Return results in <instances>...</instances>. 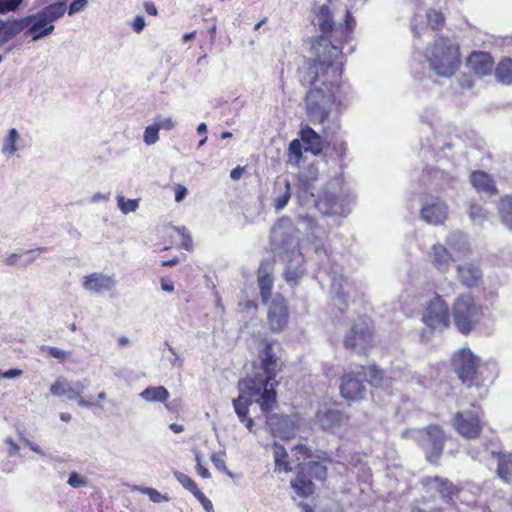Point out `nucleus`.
Instances as JSON below:
<instances>
[{
  "label": "nucleus",
  "instance_id": "1",
  "mask_svg": "<svg viewBox=\"0 0 512 512\" xmlns=\"http://www.w3.org/2000/svg\"><path fill=\"white\" fill-rule=\"evenodd\" d=\"M319 46L323 51L317 49L318 59L303 72L301 82L311 86L305 100L307 115L313 124L331 121L323 128L324 135L328 136L339 127L337 117L330 119V115L345 98L341 87L343 53L325 38L321 39Z\"/></svg>",
  "mask_w": 512,
  "mask_h": 512
},
{
  "label": "nucleus",
  "instance_id": "2",
  "mask_svg": "<svg viewBox=\"0 0 512 512\" xmlns=\"http://www.w3.org/2000/svg\"><path fill=\"white\" fill-rule=\"evenodd\" d=\"M273 344L265 341L259 353L260 368L253 376L239 382V390L249 395H259L257 399L263 413H269L276 404L275 385L272 383L278 372V360L273 352Z\"/></svg>",
  "mask_w": 512,
  "mask_h": 512
},
{
  "label": "nucleus",
  "instance_id": "3",
  "mask_svg": "<svg viewBox=\"0 0 512 512\" xmlns=\"http://www.w3.org/2000/svg\"><path fill=\"white\" fill-rule=\"evenodd\" d=\"M410 379V371L399 366L393 367L389 374L379 370L374 365L367 368L361 366L357 367L355 371L343 375L340 392L347 401H359L366 394V386L363 384V380H367L376 387L390 388L395 383L408 382Z\"/></svg>",
  "mask_w": 512,
  "mask_h": 512
},
{
  "label": "nucleus",
  "instance_id": "4",
  "mask_svg": "<svg viewBox=\"0 0 512 512\" xmlns=\"http://www.w3.org/2000/svg\"><path fill=\"white\" fill-rule=\"evenodd\" d=\"M454 372L467 387H484L498 375L494 361L481 362L469 348H462L452 358Z\"/></svg>",
  "mask_w": 512,
  "mask_h": 512
},
{
  "label": "nucleus",
  "instance_id": "5",
  "mask_svg": "<svg viewBox=\"0 0 512 512\" xmlns=\"http://www.w3.org/2000/svg\"><path fill=\"white\" fill-rule=\"evenodd\" d=\"M430 68L441 77H451L458 69V47L448 38L440 37L426 51Z\"/></svg>",
  "mask_w": 512,
  "mask_h": 512
},
{
  "label": "nucleus",
  "instance_id": "6",
  "mask_svg": "<svg viewBox=\"0 0 512 512\" xmlns=\"http://www.w3.org/2000/svg\"><path fill=\"white\" fill-rule=\"evenodd\" d=\"M65 12V2H56L35 14L24 17L26 35L31 36L33 41L49 36L55 29L54 22L63 17Z\"/></svg>",
  "mask_w": 512,
  "mask_h": 512
},
{
  "label": "nucleus",
  "instance_id": "7",
  "mask_svg": "<svg viewBox=\"0 0 512 512\" xmlns=\"http://www.w3.org/2000/svg\"><path fill=\"white\" fill-rule=\"evenodd\" d=\"M482 309L469 294L459 295L452 305L454 325L462 334H468L479 324Z\"/></svg>",
  "mask_w": 512,
  "mask_h": 512
},
{
  "label": "nucleus",
  "instance_id": "8",
  "mask_svg": "<svg viewBox=\"0 0 512 512\" xmlns=\"http://www.w3.org/2000/svg\"><path fill=\"white\" fill-rule=\"evenodd\" d=\"M401 436L417 442L425 451L429 462H435L439 458L445 442L444 433L437 425H429L424 429H406Z\"/></svg>",
  "mask_w": 512,
  "mask_h": 512
},
{
  "label": "nucleus",
  "instance_id": "9",
  "mask_svg": "<svg viewBox=\"0 0 512 512\" xmlns=\"http://www.w3.org/2000/svg\"><path fill=\"white\" fill-rule=\"evenodd\" d=\"M277 253L287 264L284 271L285 280L291 285H296L304 274V256L300 251L297 237L289 235L281 240Z\"/></svg>",
  "mask_w": 512,
  "mask_h": 512
},
{
  "label": "nucleus",
  "instance_id": "10",
  "mask_svg": "<svg viewBox=\"0 0 512 512\" xmlns=\"http://www.w3.org/2000/svg\"><path fill=\"white\" fill-rule=\"evenodd\" d=\"M299 471L291 480V487L301 497H307L314 492L311 478L324 481L327 477V467L319 462L309 461L299 464Z\"/></svg>",
  "mask_w": 512,
  "mask_h": 512
},
{
  "label": "nucleus",
  "instance_id": "11",
  "mask_svg": "<svg viewBox=\"0 0 512 512\" xmlns=\"http://www.w3.org/2000/svg\"><path fill=\"white\" fill-rule=\"evenodd\" d=\"M315 421L322 430L336 433L348 424L349 417L341 411L338 403L330 401L319 406Z\"/></svg>",
  "mask_w": 512,
  "mask_h": 512
},
{
  "label": "nucleus",
  "instance_id": "12",
  "mask_svg": "<svg viewBox=\"0 0 512 512\" xmlns=\"http://www.w3.org/2000/svg\"><path fill=\"white\" fill-rule=\"evenodd\" d=\"M422 321L432 330L443 331L449 327L448 305L441 296L437 295L427 303L422 314Z\"/></svg>",
  "mask_w": 512,
  "mask_h": 512
},
{
  "label": "nucleus",
  "instance_id": "13",
  "mask_svg": "<svg viewBox=\"0 0 512 512\" xmlns=\"http://www.w3.org/2000/svg\"><path fill=\"white\" fill-rule=\"evenodd\" d=\"M453 427L465 439L479 437L483 428L479 411L468 409L457 412L453 418Z\"/></svg>",
  "mask_w": 512,
  "mask_h": 512
},
{
  "label": "nucleus",
  "instance_id": "14",
  "mask_svg": "<svg viewBox=\"0 0 512 512\" xmlns=\"http://www.w3.org/2000/svg\"><path fill=\"white\" fill-rule=\"evenodd\" d=\"M372 342V332L364 321L355 323L344 337L345 348L359 354L365 353L372 346Z\"/></svg>",
  "mask_w": 512,
  "mask_h": 512
},
{
  "label": "nucleus",
  "instance_id": "15",
  "mask_svg": "<svg viewBox=\"0 0 512 512\" xmlns=\"http://www.w3.org/2000/svg\"><path fill=\"white\" fill-rule=\"evenodd\" d=\"M448 205L435 196H426L422 200L420 216L423 221L430 225L443 224L448 218Z\"/></svg>",
  "mask_w": 512,
  "mask_h": 512
},
{
  "label": "nucleus",
  "instance_id": "16",
  "mask_svg": "<svg viewBox=\"0 0 512 512\" xmlns=\"http://www.w3.org/2000/svg\"><path fill=\"white\" fill-rule=\"evenodd\" d=\"M332 293L344 305H347L349 299L356 298L362 289V284L344 274L335 273L332 277Z\"/></svg>",
  "mask_w": 512,
  "mask_h": 512
},
{
  "label": "nucleus",
  "instance_id": "17",
  "mask_svg": "<svg viewBox=\"0 0 512 512\" xmlns=\"http://www.w3.org/2000/svg\"><path fill=\"white\" fill-rule=\"evenodd\" d=\"M426 261L437 272L446 274L456 262L445 244L434 243L426 252Z\"/></svg>",
  "mask_w": 512,
  "mask_h": 512
},
{
  "label": "nucleus",
  "instance_id": "18",
  "mask_svg": "<svg viewBox=\"0 0 512 512\" xmlns=\"http://www.w3.org/2000/svg\"><path fill=\"white\" fill-rule=\"evenodd\" d=\"M288 308L285 299L280 294L275 295L268 306L267 320L273 332L282 331L288 324Z\"/></svg>",
  "mask_w": 512,
  "mask_h": 512
},
{
  "label": "nucleus",
  "instance_id": "19",
  "mask_svg": "<svg viewBox=\"0 0 512 512\" xmlns=\"http://www.w3.org/2000/svg\"><path fill=\"white\" fill-rule=\"evenodd\" d=\"M299 417L296 415H270L266 423L274 436L290 438L294 435L299 425Z\"/></svg>",
  "mask_w": 512,
  "mask_h": 512
},
{
  "label": "nucleus",
  "instance_id": "20",
  "mask_svg": "<svg viewBox=\"0 0 512 512\" xmlns=\"http://www.w3.org/2000/svg\"><path fill=\"white\" fill-rule=\"evenodd\" d=\"M82 285L89 292L101 294L112 290L116 280L113 275L94 272L84 277Z\"/></svg>",
  "mask_w": 512,
  "mask_h": 512
},
{
  "label": "nucleus",
  "instance_id": "21",
  "mask_svg": "<svg viewBox=\"0 0 512 512\" xmlns=\"http://www.w3.org/2000/svg\"><path fill=\"white\" fill-rule=\"evenodd\" d=\"M457 279L466 287H476L482 282V270L475 261L463 262L456 267Z\"/></svg>",
  "mask_w": 512,
  "mask_h": 512
},
{
  "label": "nucleus",
  "instance_id": "22",
  "mask_svg": "<svg viewBox=\"0 0 512 512\" xmlns=\"http://www.w3.org/2000/svg\"><path fill=\"white\" fill-rule=\"evenodd\" d=\"M445 245L452 253L455 261L468 256L471 253V245L466 234L461 231H453L447 235Z\"/></svg>",
  "mask_w": 512,
  "mask_h": 512
},
{
  "label": "nucleus",
  "instance_id": "23",
  "mask_svg": "<svg viewBox=\"0 0 512 512\" xmlns=\"http://www.w3.org/2000/svg\"><path fill=\"white\" fill-rule=\"evenodd\" d=\"M422 483L427 492H437L447 501L452 500L453 496L457 492V489L452 482L438 476L426 477L423 479Z\"/></svg>",
  "mask_w": 512,
  "mask_h": 512
},
{
  "label": "nucleus",
  "instance_id": "24",
  "mask_svg": "<svg viewBox=\"0 0 512 512\" xmlns=\"http://www.w3.org/2000/svg\"><path fill=\"white\" fill-rule=\"evenodd\" d=\"M427 24L423 23L422 16L416 15L412 20V30L415 36H421L430 26L432 29H440L443 27L445 19L441 12L437 10H429L426 13Z\"/></svg>",
  "mask_w": 512,
  "mask_h": 512
},
{
  "label": "nucleus",
  "instance_id": "25",
  "mask_svg": "<svg viewBox=\"0 0 512 512\" xmlns=\"http://www.w3.org/2000/svg\"><path fill=\"white\" fill-rule=\"evenodd\" d=\"M470 181L476 191L483 196L490 197L497 194L494 180L483 171H474L470 176Z\"/></svg>",
  "mask_w": 512,
  "mask_h": 512
},
{
  "label": "nucleus",
  "instance_id": "26",
  "mask_svg": "<svg viewBox=\"0 0 512 512\" xmlns=\"http://www.w3.org/2000/svg\"><path fill=\"white\" fill-rule=\"evenodd\" d=\"M468 66L476 74L485 76L493 71L494 61L488 53L474 52L468 58Z\"/></svg>",
  "mask_w": 512,
  "mask_h": 512
},
{
  "label": "nucleus",
  "instance_id": "27",
  "mask_svg": "<svg viewBox=\"0 0 512 512\" xmlns=\"http://www.w3.org/2000/svg\"><path fill=\"white\" fill-rule=\"evenodd\" d=\"M301 140L306 145L305 150L318 155L323 149V140L320 134L315 132L310 126L303 125L299 131Z\"/></svg>",
  "mask_w": 512,
  "mask_h": 512
},
{
  "label": "nucleus",
  "instance_id": "28",
  "mask_svg": "<svg viewBox=\"0 0 512 512\" xmlns=\"http://www.w3.org/2000/svg\"><path fill=\"white\" fill-rule=\"evenodd\" d=\"M21 135L16 128H10L2 139L1 153L4 157L10 158L20 150Z\"/></svg>",
  "mask_w": 512,
  "mask_h": 512
},
{
  "label": "nucleus",
  "instance_id": "29",
  "mask_svg": "<svg viewBox=\"0 0 512 512\" xmlns=\"http://www.w3.org/2000/svg\"><path fill=\"white\" fill-rule=\"evenodd\" d=\"M317 209L325 214L332 215L342 212V208L338 203V197L335 194L324 193L316 200Z\"/></svg>",
  "mask_w": 512,
  "mask_h": 512
},
{
  "label": "nucleus",
  "instance_id": "30",
  "mask_svg": "<svg viewBox=\"0 0 512 512\" xmlns=\"http://www.w3.org/2000/svg\"><path fill=\"white\" fill-rule=\"evenodd\" d=\"M24 18L8 20L0 25V43L3 44L25 29Z\"/></svg>",
  "mask_w": 512,
  "mask_h": 512
},
{
  "label": "nucleus",
  "instance_id": "31",
  "mask_svg": "<svg viewBox=\"0 0 512 512\" xmlns=\"http://www.w3.org/2000/svg\"><path fill=\"white\" fill-rule=\"evenodd\" d=\"M241 394L238 396V398L233 399V407L234 410L241 422H244L246 417H248L249 412V406L252 404V400L250 397H256L255 401L257 402V399L260 398L259 395H249L248 393H244L241 391Z\"/></svg>",
  "mask_w": 512,
  "mask_h": 512
},
{
  "label": "nucleus",
  "instance_id": "32",
  "mask_svg": "<svg viewBox=\"0 0 512 512\" xmlns=\"http://www.w3.org/2000/svg\"><path fill=\"white\" fill-rule=\"evenodd\" d=\"M496 456L498 459V476L507 483L512 482V454L499 453Z\"/></svg>",
  "mask_w": 512,
  "mask_h": 512
},
{
  "label": "nucleus",
  "instance_id": "33",
  "mask_svg": "<svg viewBox=\"0 0 512 512\" xmlns=\"http://www.w3.org/2000/svg\"><path fill=\"white\" fill-rule=\"evenodd\" d=\"M139 396L147 402H161L164 403L168 400L170 394L163 386L147 387Z\"/></svg>",
  "mask_w": 512,
  "mask_h": 512
},
{
  "label": "nucleus",
  "instance_id": "34",
  "mask_svg": "<svg viewBox=\"0 0 512 512\" xmlns=\"http://www.w3.org/2000/svg\"><path fill=\"white\" fill-rule=\"evenodd\" d=\"M315 22L320 27L323 33L331 31L333 27V20L331 12L328 6L322 5L316 7L315 10Z\"/></svg>",
  "mask_w": 512,
  "mask_h": 512
},
{
  "label": "nucleus",
  "instance_id": "35",
  "mask_svg": "<svg viewBox=\"0 0 512 512\" xmlns=\"http://www.w3.org/2000/svg\"><path fill=\"white\" fill-rule=\"evenodd\" d=\"M275 471L288 473L292 470L287 461L288 454L285 448L277 443L274 444Z\"/></svg>",
  "mask_w": 512,
  "mask_h": 512
},
{
  "label": "nucleus",
  "instance_id": "36",
  "mask_svg": "<svg viewBox=\"0 0 512 512\" xmlns=\"http://www.w3.org/2000/svg\"><path fill=\"white\" fill-rule=\"evenodd\" d=\"M498 210L504 225L512 230V195H506L500 199Z\"/></svg>",
  "mask_w": 512,
  "mask_h": 512
},
{
  "label": "nucleus",
  "instance_id": "37",
  "mask_svg": "<svg viewBox=\"0 0 512 512\" xmlns=\"http://www.w3.org/2000/svg\"><path fill=\"white\" fill-rule=\"evenodd\" d=\"M258 285L261 299L264 303H267L271 297V291L273 288V280L271 276L268 273L260 270L258 275Z\"/></svg>",
  "mask_w": 512,
  "mask_h": 512
},
{
  "label": "nucleus",
  "instance_id": "38",
  "mask_svg": "<svg viewBox=\"0 0 512 512\" xmlns=\"http://www.w3.org/2000/svg\"><path fill=\"white\" fill-rule=\"evenodd\" d=\"M496 77L503 84L512 83V60H502L496 68Z\"/></svg>",
  "mask_w": 512,
  "mask_h": 512
},
{
  "label": "nucleus",
  "instance_id": "39",
  "mask_svg": "<svg viewBox=\"0 0 512 512\" xmlns=\"http://www.w3.org/2000/svg\"><path fill=\"white\" fill-rule=\"evenodd\" d=\"M291 197V187L288 180H285L283 186L279 189V195L275 197L274 205L276 211L282 210L289 202Z\"/></svg>",
  "mask_w": 512,
  "mask_h": 512
},
{
  "label": "nucleus",
  "instance_id": "40",
  "mask_svg": "<svg viewBox=\"0 0 512 512\" xmlns=\"http://www.w3.org/2000/svg\"><path fill=\"white\" fill-rule=\"evenodd\" d=\"M302 159V145L298 139L290 142L288 148V163L293 166L299 165Z\"/></svg>",
  "mask_w": 512,
  "mask_h": 512
},
{
  "label": "nucleus",
  "instance_id": "41",
  "mask_svg": "<svg viewBox=\"0 0 512 512\" xmlns=\"http://www.w3.org/2000/svg\"><path fill=\"white\" fill-rule=\"evenodd\" d=\"M74 387L75 392L77 393L79 400L78 405L80 407L90 408L95 405V402L89 399L82 398V394L86 390L88 386V381L86 379L84 380H77L73 383H71Z\"/></svg>",
  "mask_w": 512,
  "mask_h": 512
},
{
  "label": "nucleus",
  "instance_id": "42",
  "mask_svg": "<svg viewBox=\"0 0 512 512\" xmlns=\"http://www.w3.org/2000/svg\"><path fill=\"white\" fill-rule=\"evenodd\" d=\"M117 206L123 214L135 212L139 207V199H126L122 195L117 196Z\"/></svg>",
  "mask_w": 512,
  "mask_h": 512
},
{
  "label": "nucleus",
  "instance_id": "43",
  "mask_svg": "<svg viewBox=\"0 0 512 512\" xmlns=\"http://www.w3.org/2000/svg\"><path fill=\"white\" fill-rule=\"evenodd\" d=\"M175 478L178 480V482L188 491H190L193 495L196 493V491H199L200 489L197 487L194 480L189 477L188 475L181 473L179 471L174 472Z\"/></svg>",
  "mask_w": 512,
  "mask_h": 512
},
{
  "label": "nucleus",
  "instance_id": "44",
  "mask_svg": "<svg viewBox=\"0 0 512 512\" xmlns=\"http://www.w3.org/2000/svg\"><path fill=\"white\" fill-rule=\"evenodd\" d=\"M159 128L155 123L147 126L143 134V140L146 145H153L159 140Z\"/></svg>",
  "mask_w": 512,
  "mask_h": 512
},
{
  "label": "nucleus",
  "instance_id": "45",
  "mask_svg": "<svg viewBox=\"0 0 512 512\" xmlns=\"http://www.w3.org/2000/svg\"><path fill=\"white\" fill-rule=\"evenodd\" d=\"M42 251V248H38L21 252L22 258L20 260L19 267L26 268L27 266L31 265Z\"/></svg>",
  "mask_w": 512,
  "mask_h": 512
},
{
  "label": "nucleus",
  "instance_id": "46",
  "mask_svg": "<svg viewBox=\"0 0 512 512\" xmlns=\"http://www.w3.org/2000/svg\"><path fill=\"white\" fill-rule=\"evenodd\" d=\"M469 216L475 224L482 225L487 218V213L481 206L471 205L469 209Z\"/></svg>",
  "mask_w": 512,
  "mask_h": 512
},
{
  "label": "nucleus",
  "instance_id": "47",
  "mask_svg": "<svg viewBox=\"0 0 512 512\" xmlns=\"http://www.w3.org/2000/svg\"><path fill=\"white\" fill-rule=\"evenodd\" d=\"M211 461L214 464V466L216 467V469H218L221 472H224L229 477L233 476L231 471L228 470V468L225 464L224 453L219 452V453L212 454Z\"/></svg>",
  "mask_w": 512,
  "mask_h": 512
},
{
  "label": "nucleus",
  "instance_id": "48",
  "mask_svg": "<svg viewBox=\"0 0 512 512\" xmlns=\"http://www.w3.org/2000/svg\"><path fill=\"white\" fill-rule=\"evenodd\" d=\"M67 387V380L59 377L51 386L50 393L54 396H63Z\"/></svg>",
  "mask_w": 512,
  "mask_h": 512
},
{
  "label": "nucleus",
  "instance_id": "49",
  "mask_svg": "<svg viewBox=\"0 0 512 512\" xmlns=\"http://www.w3.org/2000/svg\"><path fill=\"white\" fill-rule=\"evenodd\" d=\"M67 483L73 488H80V487L86 486L88 481H87L86 477H84L76 472H72L69 475Z\"/></svg>",
  "mask_w": 512,
  "mask_h": 512
},
{
  "label": "nucleus",
  "instance_id": "50",
  "mask_svg": "<svg viewBox=\"0 0 512 512\" xmlns=\"http://www.w3.org/2000/svg\"><path fill=\"white\" fill-rule=\"evenodd\" d=\"M22 1L23 0H0V13L4 14L16 10Z\"/></svg>",
  "mask_w": 512,
  "mask_h": 512
},
{
  "label": "nucleus",
  "instance_id": "51",
  "mask_svg": "<svg viewBox=\"0 0 512 512\" xmlns=\"http://www.w3.org/2000/svg\"><path fill=\"white\" fill-rule=\"evenodd\" d=\"M42 350H47L48 353L56 359L65 360L69 357V353L63 349L52 346H43Z\"/></svg>",
  "mask_w": 512,
  "mask_h": 512
},
{
  "label": "nucleus",
  "instance_id": "52",
  "mask_svg": "<svg viewBox=\"0 0 512 512\" xmlns=\"http://www.w3.org/2000/svg\"><path fill=\"white\" fill-rule=\"evenodd\" d=\"M87 5V0H74L68 8V15L72 16L76 13L84 11L87 8Z\"/></svg>",
  "mask_w": 512,
  "mask_h": 512
},
{
  "label": "nucleus",
  "instance_id": "53",
  "mask_svg": "<svg viewBox=\"0 0 512 512\" xmlns=\"http://www.w3.org/2000/svg\"><path fill=\"white\" fill-rule=\"evenodd\" d=\"M157 127L166 131H170L175 127V122L171 117L168 118H160L157 117L154 122Z\"/></svg>",
  "mask_w": 512,
  "mask_h": 512
},
{
  "label": "nucleus",
  "instance_id": "54",
  "mask_svg": "<svg viewBox=\"0 0 512 512\" xmlns=\"http://www.w3.org/2000/svg\"><path fill=\"white\" fill-rule=\"evenodd\" d=\"M194 496L201 503L206 512H214L212 502L201 492V490L196 491Z\"/></svg>",
  "mask_w": 512,
  "mask_h": 512
},
{
  "label": "nucleus",
  "instance_id": "55",
  "mask_svg": "<svg viewBox=\"0 0 512 512\" xmlns=\"http://www.w3.org/2000/svg\"><path fill=\"white\" fill-rule=\"evenodd\" d=\"M176 230L181 234L182 236V243L181 246L189 250L192 247V239L188 233V230L186 227L176 228Z\"/></svg>",
  "mask_w": 512,
  "mask_h": 512
},
{
  "label": "nucleus",
  "instance_id": "56",
  "mask_svg": "<svg viewBox=\"0 0 512 512\" xmlns=\"http://www.w3.org/2000/svg\"><path fill=\"white\" fill-rule=\"evenodd\" d=\"M22 258L21 253H11L2 259V262L7 266H18Z\"/></svg>",
  "mask_w": 512,
  "mask_h": 512
},
{
  "label": "nucleus",
  "instance_id": "57",
  "mask_svg": "<svg viewBox=\"0 0 512 512\" xmlns=\"http://www.w3.org/2000/svg\"><path fill=\"white\" fill-rule=\"evenodd\" d=\"M313 235L315 237V241L313 242V246L316 253H319L321 249H324V239L326 237L325 231H322L320 234H316L313 231Z\"/></svg>",
  "mask_w": 512,
  "mask_h": 512
},
{
  "label": "nucleus",
  "instance_id": "58",
  "mask_svg": "<svg viewBox=\"0 0 512 512\" xmlns=\"http://www.w3.org/2000/svg\"><path fill=\"white\" fill-rule=\"evenodd\" d=\"M143 492L146 493L149 496V498L151 499V501H153L155 503H159L162 500H167V498L165 496L161 495L156 489L145 488L143 490Z\"/></svg>",
  "mask_w": 512,
  "mask_h": 512
},
{
  "label": "nucleus",
  "instance_id": "59",
  "mask_svg": "<svg viewBox=\"0 0 512 512\" xmlns=\"http://www.w3.org/2000/svg\"><path fill=\"white\" fill-rule=\"evenodd\" d=\"M293 452L297 456L298 460H300L299 456H301L303 459H306V458L310 457V449L306 445H304V444H300V445L295 446L293 448Z\"/></svg>",
  "mask_w": 512,
  "mask_h": 512
},
{
  "label": "nucleus",
  "instance_id": "60",
  "mask_svg": "<svg viewBox=\"0 0 512 512\" xmlns=\"http://www.w3.org/2000/svg\"><path fill=\"white\" fill-rule=\"evenodd\" d=\"M174 192H175V201L181 202L188 194V190L185 186L181 184H176L174 186Z\"/></svg>",
  "mask_w": 512,
  "mask_h": 512
},
{
  "label": "nucleus",
  "instance_id": "61",
  "mask_svg": "<svg viewBox=\"0 0 512 512\" xmlns=\"http://www.w3.org/2000/svg\"><path fill=\"white\" fill-rule=\"evenodd\" d=\"M145 27V19L142 15H138L135 17L132 28L136 33H140Z\"/></svg>",
  "mask_w": 512,
  "mask_h": 512
},
{
  "label": "nucleus",
  "instance_id": "62",
  "mask_svg": "<svg viewBox=\"0 0 512 512\" xmlns=\"http://www.w3.org/2000/svg\"><path fill=\"white\" fill-rule=\"evenodd\" d=\"M333 150L336 152V154L339 156V157H342L345 152H346V143H344L343 141H336L334 142L333 144Z\"/></svg>",
  "mask_w": 512,
  "mask_h": 512
},
{
  "label": "nucleus",
  "instance_id": "63",
  "mask_svg": "<svg viewBox=\"0 0 512 512\" xmlns=\"http://www.w3.org/2000/svg\"><path fill=\"white\" fill-rule=\"evenodd\" d=\"M23 371L21 369H10L2 374V378L14 379L21 376Z\"/></svg>",
  "mask_w": 512,
  "mask_h": 512
},
{
  "label": "nucleus",
  "instance_id": "64",
  "mask_svg": "<svg viewBox=\"0 0 512 512\" xmlns=\"http://www.w3.org/2000/svg\"><path fill=\"white\" fill-rule=\"evenodd\" d=\"M64 395H66L67 398L70 400H76V399L79 400V397H78L77 393L75 392L73 385L71 383H69L68 381H67V387L65 389Z\"/></svg>",
  "mask_w": 512,
  "mask_h": 512
}]
</instances>
